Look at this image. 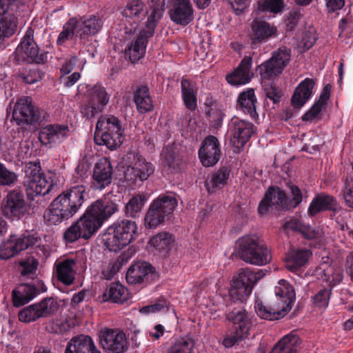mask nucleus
<instances>
[{
	"label": "nucleus",
	"instance_id": "7c9ffc66",
	"mask_svg": "<svg viewBox=\"0 0 353 353\" xmlns=\"http://www.w3.org/2000/svg\"><path fill=\"white\" fill-rule=\"evenodd\" d=\"M150 276H152V265L145 261H138L129 268L126 280L131 284L141 283L148 281Z\"/></svg>",
	"mask_w": 353,
	"mask_h": 353
},
{
	"label": "nucleus",
	"instance_id": "0e129e2a",
	"mask_svg": "<svg viewBox=\"0 0 353 353\" xmlns=\"http://www.w3.org/2000/svg\"><path fill=\"white\" fill-rule=\"evenodd\" d=\"M259 6L262 11L277 14L282 10L284 3L283 0H265Z\"/></svg>",
	"mask_w": 353,
	"mask_h": 353
},
{
	"label": "nucleus",
	"instance_id": "052dcab7",
	"mask_svg": "<svg viewBox=\"0 0 353 353\" xmlns=\"http://www.w3.org/2000/svg\"><path fill=\"white\" fill-rule=\"evenodd\" d=\"M229 176L230 170L228 168L223 167L212 175L210 184L212 188H220L226 183Z\"/></svg>",
	"mask_w": 353,
	"mask_h": 353
},
{
	"label": "nucleus",
	"instance_id": "4c0bfd02",
	"mask_svg": "<svg viewBox=\"0 0 353 353\" xmlns=\"http://www.w3.org/2000/svg\"><path fill=\"white\" fill-rule=\"evenodd\" d=\"M285 232H299L307 239H317L321 236L319 232L309 225L304 224L300 219L292 218L286 221L283 225Z\"/></svg>",
	"mask_w": 353,
	"mask_h": 353
},
{
	"label": "nucleus",
	"instance_id": "5fc2aeb1",
	"mask_svg": "<svg viewBox=\"0 0 353 353\" xmlns=\"http://www.w3.org/2000/svg\"><path fill=\"white\" fill-rule=\"evenodd\" d=\"M103 110L97 104L86 99L85 101L81 106L80 112L83 117L86 119H91L102 112Z\"/></svg>",
	"mask_w": 353,
	"mask_h": 353
},
{
	"label": "nucleus",
	"instance_id": "9b49d317",
	"mask_svg": "<svg viewBox=\"0 0 353 353\" xmlns=\"http://www.w3.org/2000/svg\"><path fill=\"white\" fill-rule=\"evenodd\" d=\"M19 4V0H0V39L16 32Z\"/></svg>",
	"mask_w": 353,
	"mask_h": 353
},
{
	"label": "nucleus",
	"instance_id": "a211bd4d",
	"mask_svg": "<svg viewBox=\"0 0 353 353\" xmlns=\"http://www.w3.org/2000/svg\"><path fill=\"white\" fill-rule=\"evenodd\" d=\"M87 210L103 225L104 221L119 210L117 196L108 194L92 203Z\"/></svg>",
	"mask_w": 353,
	"mask_h": 353
},
{
	"label": "nucleus",
	"instance_id": "e2e57ef3",
	"mask_svg": "<svg viewBox=\"0 0 353 353\" xmlns=\"http://www.w3.org/2000/svg\"><path fill=\"white\" fill-rule=\"evenodd\" d=\"M17 175L0 163V185L11 186L17 181Z\"/></svg>",
	"mask_w": 353,
	"mask_h": 353
},
{
	"label": "nucleus",
	"instance_id": "20e7f679",
	"mask_svg": "<svg viewBox=\"0 0 353 353\" xmlns=\"http://www.w3.org/2000/svg\"><path fill=\"white\" fill-rule=\"evenodd\" d=\"M236 253L247 263L263 266L272 259L270 248L256 235H245L236 241Z\"/></svg>",
	"mask_w": 353,
	"mask_h": 353
},
{
	"label": "nucleus",
	"instance_id": "0eeeda50",
	"mask_svg": "<svg viewBox=\"0 0 353 353\" xmlns=\"http://www.w3.org/2000/svg\"><path fill=\"white\" fill-rule=\"evenodd\" d=\"M24 186L29 199L44 196L50 192L52 184L46 179L39 160L28 162L25 167Z\"/></svg>",
	"mask_w": 353,
	"mask_h": 353
},
{
	"label": "nucleus",
	"instance_id": "69168bd1",
	"mask_svg": "<svg viewBox=\"0 0 353 353\" xmlns=\"http://www.w3.org/2000/svg\"><path fill=\"white\" fill-rule=\"evenodd\" d=\"M80 238H83V234L77 223L70 226L63 234V239L66 243H74Z\"/></svg>",
	"mask_w": 353,
	"mask_h": 353
},
{
	"label": "nucleus",
	"instance_id": "6e6552de",
	"mask_svg": "<svg viewBox=\"0 0 353 353\" xmlns=\"http://www.w3.org/2000/svg\"><path fill=\"white\" fill-rule=\"evenodd\" d=\"M59 308L60 304L57 299L46 297L38 303L24 307L19 313V319L23 323H30L41 318L53 317Z\"/></svg>",
	"mask_w": 353,
	"mask_h": 353
},
{
	"label": "nucleus",
	"instance_id": "8fccbe9b",
	"mask_svg": "<svg viewBox=\"0 0 353 353\" xmlns=\"http://www.w3.org/2000/svg\"><path fill=\"white\" fill-rule=\"evenodd\" d=\"M165 219L163 213L151 203L145 216V225L149 229H154L163 224Z\"/></svg>",
	"mask_w": 353,
	"mask_h": 353
},
{
	"label": "nucleus",
	"instance_id": "a19ab883",
	"mask_svg": "<svg viewBox=\"0 0 353 353\" xmlns=\"http://www.w3.org/2000/svg\"><path fill=\"white\" fill-rule=\"evenodd\" d=\"M76 223L84 239H90L102 226L101 222L88 210Z\"/></svg>",
	"mask_w": 353,
	"mask_h": 353
},
{
	"label": "nucleus",
	"instance_id": "b1692460",
	"mask_svg": "<svg viewBox=\"0 0 353 353\" xmlns=\"http://www.w3.org/2000/svg\"><path fill=\"white\" fill-rule=\"evenodd\" d=\"M257 99L253 88H247L239 93L236 100V110L248 115L256 121L259 116L256 112Z\"/></svg>",
	"mask_w": 353,
	"mask_h": 353
},
{
	"label": "nucleus",
	"instance_id": "423d86ee",
	"mask_svg": "<svg viewBox=\"0 0 353 353\" xmlns=\"http://www.w3.org/2000/svg\"><path fill=\"white\" fill-rule=\"evenodd\" d=\"M226 320L231 322L232 326L225 334L222 345L226 348H230L250 336L253 323L243 307H234L232 310H229L226 313Z\"/></svg>",
	"mask_w": 353,
	"mask_h": 353
},
{
	"label": "nucleus",
	"instance_id": "7ed1b4c3",
	"mask_svg": "<svg viewBox=\"0 0 353 353\" xmlns=\"http://www.w3.org/2000/svg\"><path fill=\"white\" fill-rule=\"evenodd\" d=\"M94 141L105 145L111 150H116L124 140V130L118 117L112 114L101 115L96 124Z\"/></svg>",
	"mask_w": 353,
	"mask_h": 353
},
{
	"label": "nucleus",
	"instance_id": "ddd939ff",
	"mask_svg": "<svg viewBox=\"0 0 353 353\" xmlns=\"http://www.w3.org/2000/svg\"><path fill=\"white\" fill-rule=\"evenodd\" d=\"M230 142L235 150L240 152L254 133V125L238 117H233L228 124Z\"/></svg>",
	"mask_w": 353,
	"mask_h": 353
},
{
	"label": "nucleus",
	"instance_id": "c85d7f7f",
	"mask_svg": "<svg viewBox=\"0 0 353 353\" xmlns=\"http://www.w3.org/2000/svg\"><path fill=\"white\" fill-rule=\"evenodd\" d=\"M65 353H101L92 338L80 334L73 336L68 343Z\"/></svg>",
	"mask_w": 353,
	"mask_h": 353
},
{
	"label": "nucleus",
	"instance_id": "13d9d810",
	"mask_svg": "<svg viewBox=\"0 0 353 353\" xmlns=\"http://www.w3.org/2000/svg\"><path fill=\"white\" fill-rule=\"evenodd\" d=\"M38 261L33 257H28L19 262L21 268V274L22 276L32 278L36 274L38 268Z\"/></svg>",
	"mask_w": 353,
	"mask_h": 353
},
{
	"label": "nucleus",
	"instance_id": "bf43d9fd",
	"mask_svg": "<svg viewBox=\"0 0 353 353\" xmlns=\"http://www.w3.org/2000/svg\"><path fill=\"white\" fill-rule=\"evenodd\" d=\"M323 276L322 279L325 281L330 286H334L340 283L343 280V274L340 270L335 271L332 266H328L323 270Z\"/></svg>",
	"mask_w": 353,
	"mask_h": 353
},
{
	"label": "nucleus",
	"instance_id": "c756f323",
	"mask_svg": "<svg viewBox=\"0 0 353 353\" xmlns=\"http://www.w3.org/2000/svg\"><path fill=\"white\" fill-rule=\"evenodd\" d=\"M316 80L305 78L296 88L292 97V104L295 108H301L312 97Z\"/></svg>",
	"mask_w": 353,
	"mask_h": 353
},
{
	"label": "nucleus",
	"instance_id": "3c124183",
	"mask_svg": "<svg viewBox=\"0 0 353 353\" xmlns=\"http://www.w3.org/2000/svg\"><path fill=\"white\" fill-rule=\"evenodd\" d=\"M194 341L188 336L179 338L172 344L167 353H192Z\"/></svg>",
	"mask_w": 353,
	"mask_h": 353
},
{
	"label": "nucleus",
	"instance_id": "f8f14e48",
	"mask_svg": "<svg viewBox=\"0 0 353 353\" xmlns=\"http://www.w3.org/2000/svg\"><path fill=\"white\" fill-rule=\"evenodd\" d=\"M28 205L21 190H11L4 197L2 203V211L7 219H21L28 213Z\"/></svg>",
	"mask_w": 353,
	"mask_h": 353
},
{
	"label": "nucleus",
	"instance_id": "bb28decb",
	"mask_svg": "<svg viewBox=\"0 0 353 353\" xmlns=\"http://www.w3.org/2000/svg\"><path fill=\"white\" fill-rule=\"evenodd\" d=\"M251 29L250 37L254 43L266 42L270 38L275 37L277 34L276 26L257 19L252 23Z\"/></svg>",
	"mask_w": 353,
	"mask_h": 353
},
{
	"label": "nucleus",
	"instance_id": "58836bf2",
	"mask_svg": "<svg viewBox=\"0 0 353 353\" xmlns=\"http://www.w3.org/2000/svg\"><path fill=\"white\" fill-rule=\"evenodd\" d=\"M336 204V201L332 196L319 194L310 203L308 207V214L313 216L322 211L335 210Z\"/></svg>",
	"mask_w": 353,
	"mask_h": 353
},
{
	"label": "nucleus",
	"instance_id": "9d476101",
	"mask_svg": "<svg viewBox=\"0 0 353 353\" xmlns=\"http://www.w3.org/2000/svg\"><path fill=\"white\" fill-rule=\"evenodd\" d=\"M46 112L34 107L30 97H23L16 103L12 118L18 125H33L43 121Z\"/></svg>",
	"mask_w": 353,
	"mask_h": 353
},
{
	"label": "nucleus",
	"instance_id": "4468645a",
	"mask_svg": "<svg viewBox=\"0 0 353 353\" xmlns=\"http://www.w3.org/2000/svg\"><path fill=\"white\" fill-rule=\"evenodd\" d=\"M16 59L27 63H43L47 61V53L39 52L33 39L32 30H28L15 50Z\"/></svg>",
	"mask_w": 353,
	"mask_h": 353
},
{
	"label": "nucleus",
	"instance_id": "49530a36",
	"mask_svg": "<svg viewBox=\"0 0 353 353\" xmlns=\"http://www.w3.org/2000/svg\"><path fill=\"white\" fill-rule=\"evenodd\" d=\"M154 165L152 163L144 159L139 158L131 170L135 178L143 181L154 173Z\"/></svg>",
	"mask_w": 353,
	"mask_h": 353
},
{
	"label": "nucleus",
	"instance_id": "79ce46f5",
	"mask_svg": "<svg viewBox=\"0 0 353 353\" xmlns=\"http://www.w3.org/2000/svg\"><path fill=\"white\" fill-rule=\"evenodd\" d=\"M130 294L128 289L119 283H112L103 292V301L123 303L128 301Z\"/></svg>",
	"mask_w": 353,
	"mask_h": 353
},
{
	"label": "nucleus",
	"instance_id": "a18cd8bd",
	"mask_svg": "<svg viewBox=\"0 0 353 353\" xmlns=\"http://www.w3.org/2000/svg\"><path fill=\"white\" fill-rule=\"evenodd\" d=\"M166 217L172 214L177 206L178 201L174 194H161L152 203Z\"/></svg>",
	"mask_w": 353,
	"mask_h": 353
},
{
	"label": "nucleus",
	"instance_id": "cd10ccee",
	"mask_svg": "<svg viewBox=\"0 0 353 353\" xmlns=\"http://www.w3.org/2000/svg\"><path fill=\"white\" fill-rule=\"evenodd\" d=\"M160 161L163 172H166L168 174L177 172L181 161L176 146L174 145L164 146L160 154Z\"/></svg>",
	"mask_w": 353,
	"mask_h": 353
},
{
	"label": "nucleus",
	"instance_id": "dca6fc26",
	"mask_svg": "<svg viewBox=\"0 0 353 353\" xmlns=\"http://www.w3.org/2000/svg\"><path fill=\"white\" fill-rule=\"evenodd\" d=\"M270 209L289 210L288 196L279 187L271 186L268 189L259 203L258 212L260 214H265Z\"/></svg>",
	"mask_w": 353,
	"mask_h": 353
},
{
	"label": "nucleus",
	"instance_id": "774afa93",
	"mask_svg": "<svg viewBox=\"0 0 353 353\" xmlns=\"http://www.w3.org/2000/svg\"><path fill=\"white\" fill-rule=\"evenodd\" d=\"M21 77L24 83L33 84L38 82L41 79V72L37 69H30L28 71L22 73Z\"/></svg>",
	"mask_w": 353,
	"mask_h": 353
},
{
	"label": "nucleus",
	"instance_id": "864d4df0",
	"mask_svg": "<svg viewBox=\"0 0 353 353\" xmlns=\"http://www.w3.org/2000/svg\"><path fill=\"white\" fill-rule=\"evenodd\" d=\"M328 98L329 96L327 94H321L319 100L302 116V120L312 121L316 119H319L322 108L326 104Z\"/></svg>",
	"mask_w": 353,
	"mask_h": 353
},
{
	"label": "nucleus",
	"instance_id": "f704fd0d",
	"mask_svg": "<svg viewBox=\"0 0 353 353\" xmlns=\"http://www.w3.org/2000/svg\"><path fill=\"white\" fill-rule=\"evenodd\" d=\"M174 242V239L172 234L168 232H161L150 239L148 246L157 254L165 255L170 250Z\"/></svg>",
	"mask_w": 353,
	"mask_h": 353
},
{
	"label": "nucleus",
	"instance_id": "338daca9",
	"mask_svg": "<svg viewBox=\"0 0 353 353\" xmlns=\"http://www.w3.org/2000/svg\"><path fill=\"white\" fill-rule=\"evenodd\" d=\"M330 292L327 289L321 290L314 296V303L319 308H325L327 307L329 303Z\"/></svg>",
	"mask_w": 353,
	"mask_h": 353
},
{
	"label": "nucleus",
	"instance_id": "1a4fd4ad",
	"mask_svg": "<svg viewBox=\"0 0 353 353\" xmlns=\"http://www.w3.org/2000/svg\"><path fill=\"white\" fill-rule=\"evenodd\" d=\"M261 276L260 272H256L248 268L240 269L232 281L230 296L236 300H242L248 296Z\"/></svg>",
	"mask_w": 353,
	"mask_h": 353
},
{
	"label": "nucleus",
	"instance_id": "37998d69",
	"mask_svg": "<svg viewBox=\"0 0 353 353\" xmlns=\"http://www.w3.org/2000/svg\"><path fill=\"white\" fill-rule=\"evenodd\" d=\"M134 101L138 112L141 114L150 112L153 108L149 88L146 85H141L136 90Z\"/></svg>",
	"mask_w": 353,
	"mask_h": 353
},
{
	"label": "nucleus",
	"instance_id": "393cba45",
	"mask_svg": "<svg viewBox=\"0 0 353 353\" xmlns=\"http://www.w3.org/2000/svg\"><path fill=\"white\" fill-rule=\"evenodd\" d=\"M252 60L251 57H244L238 67L230 74L226 75V80L228 83L232 85H241L248 83L252 78L251 72Z\"/></svg>",
	"mask_w": 353,
	"mask_h": 353
},
{
	"label": "nucleus",
	"instance_id": "ea45409f",
	"mask_svg": "<svg viewBox=\"0 0 353 353\" xmlns=\"http://www.w3.org/2000/svg\"><path fill=\"white\" fill-rule=\"evenodd\" d=\"M254 309L260 318L268 321L277 320L286 315V310L281 309L279 303L270 306L258 300L255 302Z\"/></svg>",
	"mask_w": 353,
	"mask_h": 353
},
{
	"label": "nucleus",
	"instance_id": "473e14b6",
	"mask_svg": "<svg viewBox=\"0 0 353 353\" xmlns=\"http://www.w3.org/2000/svg\"><path fill=\"white\" fill-rule=\"evenodd\" d=\"M181 98L185 107L190 110L194 111L197 108V92L196 83L184 77L181 80Z\"/></svg>",
	"mask_w": 353,
	"mask_h": 353
},
{
	"label": "nucleus",
	"instance_id": "6ab92c4d",
	"mask_svg": "<svg viewBox=\"0 0 353 353\" xmlns=\"http://www.w3.org/2000/svg\"><path fill=\"white\" fill-rule=\"evenodd\" d=\"M221 155L219 139L208 135L202 141L199 150V158L205 167L213 166L218 163Z\"/></svg>",
	"mask_w": 353,
	"mask_h": 353
},
{
	"label": "nucleus",
	"instance_id": "de8ad7c7",
	"mask_svg": "<svg viewBox=\"0 0 353 353\" xmlns=\"http://www.w3.org/2000/svg\"><path fill=\"white\" fill-rule=\"evenodd\" d=\"M145 201L146 197L143 194L133 196L125 205V215L132 218L139 217Z\"/></svg>",
	"mask_w": 353,
	"mask_h": 353
},
{
	"label": "nucleus",
	"instance_id": "2eb2a0df",
	"mask_svg": "<svg viewBox=\"0 0 353 353\" xmlns=\"http://www.w3.org/2000/svg\"><path fill=\"white\" fill-rule=\"evenodd\" d=\"M290 57L291 50L286 47L274 51L271 58L259 66L262 78L268 79L280 74L288 64Z\"/></svg>",
	"mask_w": 353,
	"mask_h": 353
},
{
	"label": "nucleus",
	"instance_id": "4be33fe9",
	"mask_svg": "<svg viewBox=\"0 0 353 353\" xmlns=\"http://www.w3.org/2000/svg\"><path fill=\"white\" fill-rule=\"evenodd\" d=\"M113 168L109 159H99L94 166L92 185L95 189L103 190L108 186L112 180Z\"/></svg>",
	"mask_w": 353,
	"mask_h": 353
},
{
	"label": "nucleus",
	"instance_id": "09e8293b",
	"mask_svg": "<svg viewBox=\"0 0 353 353\" xmlns=\"http://www.w3.org/2000/svg\"><path fill=\"white\" fill-rule=\"evenodd\" d=\"M11 236L14 241V245L17 247L19 253L37 245L39 241H40V238L36 233L32 234L27 232L20 236L17 235Z\"/></svg>",
	"mask_w": 353,
	"mask_h": 353
},
{
	"label": "nucleus",
	"instance_id": "f3484780",
	"mask_svg": "<svg viewBox=\"0 0 353 353\" xmlns=\"http://www.w3.org/2000/svg\"><path fill=\"white\" fill-rule=\"evenodd\" d=\"M102 347L109 353H123L128 348L125 334L117 330L103 329L99 334Z\"/></svg>",
	"mask_w": 353,
	"mask_h": 353
},
{
	"label": "nucleus",
	"instance_id": "5701e85b",
	"mask_svg": "<svg viewBox=\"0 0 353 353\" xmlns=\"http://www.w3.org/2000/svg\"><path fill=\"white\" fill-rule=\"evenodd\" d=\"M69 133L66 125L49 124L41 128L39 139L42 145L52 148L54 145L62 142Z\"/></svg>",
	"mask_w": 353,
	"mask_h": 353
},
{
	"label": "nucleus",
	"instance_id": "72a5a7b5",
	"mask_svg": "<svg viewBox=\"0 0 353 353\" xmlns=\"http://www.w3.org/2000/svg\"><path fill=\"white\" fill-rule=\"evenodd\" d=\"M312 254L309 249H291L285 256V268L295 272L307 264Z\"/></svg>",
	"mask_w": 353,
	"mask_h": 353
},
{
	"label": "nucleus",
	"instance_id": "603ef678",
	"mask_svg": "<svg viewBox=\"0 0 353 353\" xmlns=\"http://www.w3.org/2000/svg\"><path fill=\"white\" fill-rule=\"evenodd\" d=\"M74 35L77 37V17L70 18L64 24L62 31L59 34L57 43L58 45H62L66 41L71 39Z\"/></svg>",
	"mask_w": 353,
	"mask_h": 353
},
{
	"label": "nucleus",
	"instance_id": "c03bdc74",
	"mask_svg": "<svg viewBox=\"0 0 353 353\" xmlns=\"http://www.w3.org/2000/svg\"><path fill=\"white\" fill-rule=\"evenodd\" d=\"M87 88L86 99L104 109L109 103L110 97L105 88L101 83L88 85Z\"/></svg>",
	"mask_w": 353,
	"mask_h": 353
},
{
	"label": "nucleus",
	"instance_id": "39448f33",
	"mask_svg": "<svg viewBox=\"0 0 353 353\" xmlns=\"http://www.w3.org/2000/svg\"><path fill=\"white\" fill-rule=\"evenodd\" d=\"M137 232L135 221L122 219L114 221L102 235L104 245L112 252H117L128 245Z\"/></svg>",
	"mask_w": 353,
	"mask_h": 353
},
{
	"label": "nucleus",
	"instance_id": "4d7b16f0",
	"mask_svg": "<svg viewBox=\"0 0 353 353\" xmlns=\"http://www.w3.org/2000/svg\"><path fill=\"white\" fill-rule=\"evenodd\" d=\"M14 244L12 236H10L6 241L1 243L0 245V259L7 260L19 253Z\"/></svg>",
	"mask_w": 353,
	"mask_h": 353
},
{
	"label": "nucleus",
	"instance_id": "f257e3e1",
	"mask_svg": "<svg viewBox=\"0 0 353 353\" xmlns=\"http://www.w3.org/2000/svg\"><path fill=\"white\" fill-rule=\"evenodd\" d=\"M85 190L83 185H76L57 196L43 215L46 223L57 225L75 215L85 201Z\"/></svg>",
	"mask_w": 353,
	"mask_h": 353
},
{
	"label": "nucleus",
	"instance_id": "aec40b11",
	"mask_svg": "<svg viewBox=\"0 0 353 353\" xmlns=\"http://www.w3.org/2000/svg\"><path fill=\"white\" fill-rule=\"evenodd\" d=\"M168 11L172 21L177 25L187 26L194 19V8L190 0H170Z\"/></svg>",
	"mask_w": 353,
	"mask_h": 353
},
{
	"label": "nucleus",
	"instance_id": "f03ea898",
	"mask_svg": "<svg viewBox=\"0 0 353 353\" xmlns=\"http://www.w3.org/2000/svg\"><path fill=\"white\" fill-rule=\"evenodd\" d=\"M165 5V0H149L145 28L125 50V55L131 62L136 63L145 55L148 39L153 36L157 24L164 14Z\"/></svg>",
	"mask_w": 353,
	"mask_h": 353
},
{
	"label": "nucleus",
	"instance_id": "6e6d98bb",
	"mask_svg": "<svg viewBox=\"0 0 353 353\" xmlns=\"http://www.w3.org/2000/svg\"><path fill=\"white\" fill-rule=\"evenodd\" d=\"M144 3L141 0H128L125 7L121 12L125 17H134L143 11Z\"/></svg>",
	"mask_w": 353,
	"mask_h": 353
},
{
	"label": "nucleus",
	"instance_id": "e433bc0d",
	"mask_svg": "<svg viewBox=\"0 0 353 353\" xmlns=\"http://www.w3.org/2000/svg\"><path fill=\"white\" fill-rule=\"evenodd\" d=\"M301 339L296 331L283 336L273 347L270 353H298Z\"/></svg>",
	"mask_w": 353,
	"mask_h": 353
},
{
	"label": "nucleus",
	"instance_id": "2f4dec72",
	"mask_svg": "<svg viewBox=\"0 0 353 353\" xmlns=\"http://www.w3.org/2000/svg\"><path fill=\"white\" fill-rule=\"evenodd\" d=\"M274 292L278 298V303H280L281 309L286 310L287 314L295 301L296 295L294 288L287 281L281 279L279 281L278 285L275 287Z\"/></svg>",
	"mask_w": 353,
	"mask_h": 353
},
{
	"label": "nucleus",
	"instance_id": "c9c22d12",
	"mask_svg": "<svg viewBox=\"0 0 353 353\" xmlns=\"http://www.w3.org/2000/svg\"><path fill=\"white\" fill-rule=\"evenodd\" d=\"M38 294L34 285L23 283L12 291V301L14 307H20L29 303Z\"/></svg>",
	"mask_w": 353,
	"mask_h": 353
},
{
	"label": "nucleus",
	"instance_id": "680f3d73",
	"mask_svg": "<svg viewBox=\"0 0 353 353\" xmlns=\"http://www.w3.org/2000/svg\"><path fill=\"white\" fill-rule=\"evenodd\" d=\"M288 188L290 190V199L288 200L289 209L296 208L302 201L303 194L301 189L292 183L288 184Z\"/></svg>",
	"mask_w": 353,
	"mask_h": 353
},
{
	"label": "nucleus",
	"instance_id": "412c9836",
	"mask_svg": "<svg viewBox=\"0 0 353 353\" xmlns=\"http://www.w3.org/2000/svg\"><path fill=\"white\" fill-rule=\"evenodd\" d=\"M104 20L99 14H88L77 18V37L88 40L90 37L97 34L101 30Z\"/></svg>",
	"mask_w": 353,
	"mask_h": 353
},
{
	"label": "nucleus",
	"instance_id": "a878e982",
	"mask_svg": "<svg viewBox=\"0 0 353 353\" xmlns=\"http://www.w3.org/2000/svg\"><path fill=\"white\" fill-rule=\"evenodd\" d=\"M77 261L66 258L54 263V272L57 280L65 285H72L75 279Z\"/></svg>",
	"mask_w": 353,
	"mask_h": 353
}]
</instances>
